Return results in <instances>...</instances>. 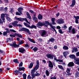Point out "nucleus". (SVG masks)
<instances>
[{
    "label": "nucleus",
    "instance_id": "5",
    "mask_svg": "<svg viewBox=\"0 0 79 79\" xmlns=\"http://www.w3.org/2000/svg\"><path fill=\"white\" fill-rule=\"evenodd\" d=\"M49 26L51 27V31H55L56 33V34L57 32H56V31L55 30V28L56 27H54L52 26L51 24H49Z\"/></svg>",
    "mask_w": 79,
    "mask_h": 79
},
{
    "label": "nucleus",
    "instance_id": "18",
    "mask_svg": "<svg viewBox=\"0 0 79 79\" xmlns=\"http://www.w3.org/2000/svg\"><path fill=\"white\" fill-rule=\"evenodd\" d=\"M75 5H76V1L75 0H73L72 1V5H70V6L73 7Z\"/></svg>",
    "mask_w": 79,
    "mask_h": 79
},
{
    "label": "nucleus",
    "instance_id": "10",
    "mask_svg": "<svg viewBox=\"0 0 79 79\" xmlns=\"http://www.w3.org/2000/svg\"><path fill=\"white\" fill-rule=\"evenodd\" d=\"M18 21H15L14 22L12 23V24L14 27H17L18 26Z\"/></svg>",
    "mask_w": 79,
    "mask_h": 79
},
{
    "label": "nucleus",
    "instance_id": "7",
    "mask_svg": "<svg viewBox=\"0 0 79 79\" xmlns=\"http://www.w3.org/2000/svg\"><path fill=\"white\" fill-rule=\"evenodd\" d=\"M21 30H22V31H26V32H27V33H28V34H29L30 33V32H29V30L27 28L24 27L21 30H20L19 31H21Z\"/></svg>",
    "mask_w": 79,
    "mask_h": 79
},
{
    "label": "nucleus",
    "instance_id": "47",
    "mask_svg": "<svg viewBox=\"0 0 79 79\" xmlns=\"http://www.w3.org/2000/svg\"><path fill=\"white\" fill-rule=\"evenodd\" d=\"M23 62H21V63H20V64H19V67H21L22 66H23Z\"/></svg>",
    "mask_w": 79,
    "mask_h": 79
},
{
    "label": "nucleus",
    "instance_id": "11",
    "mask_svg": "<svg viewBox=\"0 0 79 79\" xmlns=\"http://www.w3.org/2000/svg\"><path fill=\"white\" fill-rule=\"evenodd\" d=\"M38 27H40V26L42 27L43 26H44V23L41 22H38L36 25Z\"/></svg>",
    "mask_w": 79,
    "mask_h": 79
},
{
    "label": "nucleus",
    "instance_id": "19",
    "mask_svg": "<svg viewBox=\"0 0 79 79\" xmlns=\"http://www.w3.org/2000/svg\"><path fill=\"white\" fill-rule=\"evenodd\" d=\"M51 21H52V23L54 25L56 24V23L55 22V18H52Z\"/></svg>",
    "mask_w": 79,
    "mask_h": 79
},
{
    "label": "nucleus",
    "instance_id": "59",
    "mask_svg": "<svg viewBox=\"0 0 79 79\" xmlns=\"http://www.w3.org/2000/svg\"><path fill=\"white\" fill-rule=\"evenodd\" d=\"M16 15H21L18 12H16Z\"/></svg>",
    "mask_w": 79,
    "mask_h": 79
},
{
    "label": "nucleus",
    "instance_id": "32",
    "mask_svg": "<svg viewBox=\"0 0 79 79\" xmlns=\"http://www.w3.org/2000/svg\"><path fill=\"white\" fill-rule=\"evenodd\" d=\"M33 66V63H31L29 66V69H31V68H32Z\"/></svg>",
    "mask_w": 79,
    "mask_h": 79
},
{
    "label": "nucleus",
    "instance_id": "64",
    "mask_svg": "<svg viewBox=\"0 0 79 79\" xmlns=\"http://www.w3.org/2000/svg\"><path fill=\"white\" fill-rule=\"evenodd\" d=\"M25 47H27V48H29V45L27 44H26L25 45Z\"/></svg>",
    "mask_w": 79,
    "mask_h": 79
},
{
    "label": "nucleus",
    "instance_id": "14",
    "mask_svg": "<svg viewBox=\"0 0 79 79\" xmlns=\"http://www.w3.org/2000/svg\"><path fill=\"white\" fill-rule=\"evenodd\" d=\"M5 15L4 14H2L1 15V18L2 19V21H3V23H5Z\"/></svg>",
    "mask_w": 79,
    "mask_h": 79
},
{
    "label": "nucleus",
    "instance_id": "56",
    "mask_svg": "<svg viewBox=\"0 0 79 79\" xmlns=\"http://www.w3.org/2000/svg\"><path fill=\"white\" fill-rule=\"evenodd\" d=\"M3 23V21H2V20L1 19H0V24H2Z\"/></svg>",
    "mask_w": 79,
    "mask_h": 79
},
{
    "label": "nucleus",
    "instance_id": "62",
    "mask_svg": "<svg viewBox=\"0 0 79 79\" xmlns=\"http://www.w3.org/2000/svg\"><path fill=\"white\" fill-rule=\"evenodd\" d=\"M62 27V28H64V29H66V28H67V27L64 25V27Z\"/></svg>",
    "mask_w": 79,
    "mask_h": 79
},
{
    "label": "nucleus",
    "instance_id": "20",
    "mask_svg": "<svg viewBox=\"0 0 79 79\" xmlns=\"http://www.w3.org/2000/svg\"><path fill=\"white\" fill-rule=\"evenodd\" d=\"M69 57L70 58L72 59H74L75 60V58H76V56H75V55L73 54L69 56Z\"/></svg>",
    "mask_w": 79,
    "mask_h": 79
},
{
    "label": "nucleus",
    "instance_id": "16",
    "mask_svg": "<svg viewBox=\"0 0 79 79\" xmlns=\"http://www.w3.org/2000/svg\"><path fill=\"white\" fill-rule=\"evenodd\" d=\"M69 54V52L68 51L64 52L63 53V55L64 56V57L65 58H66V56H67V55H68Z\"/></svg>",
    "mask_w": 79,
    "mask_h": 79
},
{
    "label": "nucleus",
    "instance_id": "29",
    "mask_svg": "<svg viewBox=\"0 0 79 79\" xmlns=\"http://www.w3.org/2000/svg\"><path fill=\"white\" fill-rule=\"evenodd\" d=\"M28 40H29L31 42H32L33 43H35V41H33V40H32V39H31V38H27Z\"/></svg>",
    "mask_w": 79,
    "mask_h": 79
},
{
    "label": "nucleus",
    "instance_id": "8",
    "mask_svg": "<svg viewBox=\"0 0 79 79\" xmlns=\"http://www.w3.org/2000/svg\"><path fill=\"white\" fill-rule=\"evenodd\" d=\"M39 67V61L38 60L36 61V64L35 67V69L37 70L38 69Z\"/></svg>",
    "mask_w": 79,
    "mask_h": 79
},
{
    "label": "nucleus",
    "instance_id": "2",
    "mask_svg": "<svg viewBox=\"0 0 79 79\" xmlns=\"http://www.w3.org/2000/svg\"><path fill=\"white\" fill-rule=\"evenodd\" d=\"M23 24L25 26H26V27H28L30 29H33V28L35 29H37V27L34 25H32L31 26L30 25L27 23H24Z\"/></svg>",
    "mask_w": 79,
    "mask_h": 79
},
{
    "label": "nucleus",
    "instance_id": "12",
    "mask_svg": "<svg viewBox=\"0 0 79 79\" xmlns=\"http://www.w3.org/2000/svg\"><path fill=\"white\" fill-rule=\"evenodd\" d=\"M19 52L21 53H24L25 52V49L24 48H20L19 49Z\"/></svg>",
    "mask_w": 79,
    "mask_h": 79
},
{
    "label": "nucleus",
    "instance_id": "21",
    "mask_svg": "<svg viewBox=\"0 0 79 79\" xmlns=\"http://www.w3.org/2000/svg\"><path fill=\"white\" fill-rule=\"evenodd\" d=\"M10 32H16V31L13 29H10V31L9 30L6 32L7 33H10Z\"/></svg>",
    "mask_w": 79,
    "mask_h": 79
},
{
    "label": "nucleus",
    "instance_id": "63",
    "mask_svg": "<svg viewBox=\"0 0 79 79\" xmlns=\"http://www.w3.org/2000/svg\"><path fill=\"white\" fill-rule=\"evenodd\" d=\"M34 21H37V18L36 17H34L33 19Z\"/></svg>",
    "mask_w": 79,
    "mask_h": 79
},
{
    "label": "nucleus",
    "instance_id": "41",
    "mask_svg": "<svg viewBox=\"0 0 79 79\" xmlns=\"http://www.w3.org/2000/svg\"><path fill=\"white\" fill-rule=\"evenodd\" d=\"M31 76H32V79H34V77L35 76H35V74H31Z\"/></svg>",
    "mask_w": 79,
    "mask_h": 79
},
{
    "label": "nucleus",
    "instance_id": "54",
    "mask_svg": "<svg viewBox=\"0 0 79 79\" xmlns=\"http://www.w3.org/2000/svg\"><path fill=\"white\" fill-rule=\"evenodd\" d=\"M27 16L28 17V18L29 19H31V15H27Z\"/></svg>",
    "mask_w": 79,
    "mask_h": 79
},
{
    "label": "nucleus",
    "instance_id": "39",
    "mask_svg": "<svg viewBox=\"0 0 79 79\" xmlns=\"http://www.w3.org/2000/svg\"><path fill=\"white\" fill-rule=\"evenodd\" d=\"M33 69L31 71V74H34V73H35V70H35V69Z\"/></svg>",
    "mask_w": 79,
    "mask_h": 79
},
{
    "label": "nucleus",
    "instance_id": "17",
    "mask_svg": "<svg viewBox=\"0 0 79 79\" xmlns=\"http://www.w3.org/2000/svg\"><path fill=\"white\" fill-rule=\"evenodd\" d=\"M48 62L49 67V68H53V64H52V62H51L50 61H49Z\"/></svg>",
    "mask_w": 79,
    "mask_h": 79
},
{
    "label": "nucleus",
    "instance_id": "52",
    "mask_svg": "<svg viewBox=\"0 0 79 79\" xmlns=\"http://www.w3.org/2000/svg\"><path fill=\"white\" fill-rule=\"evenodd\" d=\"M75 23L76 24H79V20L78 19H75Z\"/></svg>",
    "mask_w": 79,
    "mask_h": 79
},
{
    "label": "nucleus",
    "instance_id": "51",
    "mask_svg": "<svg viewBox=\"0 0 79 79\" xmlns=\"http://www.w3.org/2000/svg\"><path fill=\"white\" fill-rule=\"evenodd\" d=\"M71 29H72V27L71 26L70 27H69V32H71Z\"/></svg>",
    "mask_w": 79,
    "mask_h": 79
},
{
    "label": "nucleus",
    "instance_id": "9",
    "mask_svg": "<svg viewBox=\"0 0 79 79\" xmlns=\"http://www.w3.org/2000/svg\"><path fill=\"white\" fill-rule=\"evenodd\" d=\"M10 46H12V47H15V48H17L19 47V46L16 44V43H13V44H10Z\"/></svg>",
    "mask_w": 79,
    "mask_h": 79
},
{
    "label": "nucleus",
    "instance_id": "23",
    "mask_svg": "<svg viewBox=\"0 0 79 79\" xmlns=\"http://www.w3.org/2000/svg\"><path fill=\"white\" fill-rule=\"evenodd\" d=\"M23 10V8L21 7H19L18 9V11L19 12L20 14H22V10Z\"/></svg>",
    "mask_w": 79,
    "mask_h": 79
},
{
    "label": "nucleus",
    "instance_id": "60",
    "mask_svg": "<svg viewBox=\"0 0 79 79\" xmlns=\"http://www.w3.org/2000/svg\"><path fill=\"white\" fill-rule=\"evenodd\" d=\"M76 55L77 56H79V52L76 53Z\"/></svg>",
    "mask_w": 79,
    "mask_h": 79
},
{
    "label": "nucleus",
    "instance_id": "46",
    "mask_svg": "<svg viewBox=\"0 0 79 79\" xmlns=\"http://www.w3.org/2000/svg\"><path fill=\"white\" fill-rule=\"evenodd\" d=\"M24 44L23 41H21L19 42V45H22V44Z\"/></svg>",
    "mask_w": 79,
    "mask_h": 79
},
{
    "label": "nucleus",
    "instance_id": "49",
    "mask_svg": "<svg viewBox=\"0 0 79 79\" xmlns=\"http://www.w3.org/2000/svg\"><path fill=\"white\" fill-rule=\"evenodd\" d=\"M8 27L9 28H12V27H13V26L10 24L8 25Z\"/></svg>",
    "mask_w": 79,
    "mask_h": 79
},
{
    "label": "nucleus",
    "instance_id": "53",
    "mask_svg": "<svg viewBox=\"0 0 79 79\" xmlns=\"http://www.w3.org/2000/svg\"><path fill=\"white\" fill-rule=\"evenodd\" d=\"M35 76H40V73H35Z\"/></svg>",
    "mask_w": 79,
    "mask_h": 79
},
{
    "label": "nucleus",
    "instance_id": "15",
    "mask_svg": "<svg viewBox=\"0 0 79 79\" xmlns=\"http://www.w3.org/2000/svg\"><path fill=\"white\" fill-rule=\"evenodd\" d=\"M47 34V31L45 30H42L41 31V35L44 36Z\"/></svg>",
    "mask_w": 79,
    "mask_h": 79
},
{
    "label": "nucleus",
    "instance_id": "34",
    "mask_svg": "<svg viewBox=\"0 0 79 79\" xmlns=\"http://www.w3.org/2000/svg\"><path fill=\"white\" fill-rule=\"evenodd\" d=\"M77 30L75 29H72V32L73 34H74L76 32V31H77Z\"/></svg>",
    "mask_w": 79,
    "mask_h": 79
},
{
    "label": "nucleus",
    "instance_id": "22",
    "mask_svg": "<svg viewBox=\"0 0 79 79\" xmlns=\"http://www.w3.org/2000/svg\"><path fill=\"white\" fill-rule=\"evenodd\" d=\"M68 66L71 67V66H74V63L73 62H70L68 64Z\"/></svg>",
    "mask_w": 79,
    "mask_h": 79
},
{
    "label": "nucleus",
    "instance_id": "33",
    "mask_svg": "<svg viewBox=\"0 0 79 79\" xmlns=\"http://www.w3.org/2000/svg\"><path fill=\"white\" fill-rule=\"evenodd\" d=\"M58 67L59 68H60V69H62V70H64V68H63L62 65H58Z\"/></svg>",
    "mask_w": 79,
    "mask_h": 79
},
{
    "label": "nucleus",
    "instance_id": "3",
    "mask_svg": "<svg viewBox=\"0 0 79 79\" xmlns=\"http://www.w3.org/2000/svg\"><path fill=\"white\" fill-rule=\"evenodd\" d=\"M56 23L57 24H63L64 23V21L63 20V19H59L56 21Z\"/></svg>",
    "mask_w": 79,
    "mask_h": 79
},
{
    "label": "nucleus",
    "instance_id": "37",
    "mask_svg": "<svg viewBox=\"0 0 79 79\" xmlns=\"http://www.w3.org/2000/svg\"><path fill=\"white\" fill-rule=\"evenodd\" d=\"M13 61L14 62V63H19L18 60L17 59L14 60Z\"/></svg>",
    "mask_w": 79,
    "mask_h": 79
},
{
    "label": "nucleus",
    "instance_id": "4",
    "mask_svg": "<svg viewBox=\"0 0 79 79\" xmlns=\"http://www.w3.org/2000/svg\"><path fill=\"white\" fill-rule=\"evenodd\" d=\"M46 56L48 58H50L51 60L53 59V56H54L52 54H48L46 55Z\"/></svg>",
    "mask_w": 79,
    "mask_h": 79
},
{
    "label": "nucleus",
    "instance_id": "50",
    "mask_svg": "<svg viewBox=\"0 0 79 79\" xmlns=\"http://www.w3.org/2000/svg\"><path fill=\"white\" fill-rule=\"evenodd\" d=\"M59 32L60 33V34H63V32L62 31V30L61 29L59 30Z\"/></svg>",
    "mask_w": 79,
    "mask_h": 79
},
{
    "label": "nucleus",
    "instance_id": "61",
    "mask_svg": "<svg viewBox=\"0 0 79 79\" xmlns=\"http://www.w3.org/2000/svg\"><path fill=\"white\" fill-rule=\"evenodd\" d=\"M7 10L8 8H7V7H6L5 8L4 10L6 12V11H7Z\"/></svg>",
    "mask_w": 79,
    "mask_h": 79
},
{
    "label": "nucleus",
    "instance_id": "30",
    "mask_svg": "<svg viewBox=\"0 0 79 79\" xmlns=\"http://www.w3.org/2000/svg\"><path fill=\"white\" fill-rule=\"evenodd\" d=\"M45 73L47 76H49V74H50V73H49V71H48V70H46L45 71Z\"/></svg>",
    "mask_w": 79,
    "mask_h": 79
},
{
    "label": "nucleus",
    "instance_id": "43",
    "mask_svg": "<svg viewBox=\"0 0 79 79\" xmlns=\"http://www.w3.org/2000/svg\"><path fill=\"white\" fill-rule=\"evenodd\" d=\"M6 19H7V20H8L9 21H11V19L9 18V17L7 16H6Z\"/></svg>",
    "mask_w": 79,
    "mask_h": 79
},
{
    "label": "nucleus",
    "instance_id": "26",
    "mask_svg": "<svg viewBox=\"0 0 79 79\" xmlns=\"http://www.w3.org/2000/svg\"><path fill=\"white\" fill-rule=\"evenodd\" d=\"M54 60L57 61H59V62H63V60L60 59H56V58L54 57Z\"/></svg>",
    "mask_w": 79,
    "mask_h": 79
},
{
    "label": "nucleus",
    "instance_id": "13",
    "mask_svg": "<svg viewBox=\"0 0 79 79\" xmlns=\"http://www.w3.org/2000/svg\"><path fill=\"white\" fill-rule=\"evenodd\" d=\"M50 24H51V23H49V22L46 21L44 23L43 26H44L46 27H47L48 26V25H49L50 26Z\"/></svg>",
    "mask_w": 79,
    "mask_h": 79
},
{
    "label": "nucleus",
    "instance_id": "38",
    "mask_svg": "<svg viewBox=\"0 0 79 79\" xmlns=\"http://www.w3.org/2000/svg\"><path fill=\"white\" fill-rule=\"evenodd\" d=\"M63 48L64 50H68L69 49L68 47L66 46H64L63 47Z\"/></svg>",
    "mask_w": 79,
    "mask_h": 79
},
{
    "label": "nucleus",
    "instance_id": "27",
    "mask_svg": "<svg viewBox=\"0 0 79 79\" xmlns=\"http://www.w3.org/2000/svg\"><path fill=\"white\" fill-rule=\"evenodd\" d=\"M25 69V68H24V67H19V71H24Z\"/></svg>",
    "mask_w": 79,
    "mask_h": 79
},
{
    "label": "nucleus",
    "instance_id": "35",
    "mask_svg": "<svg viewBox=\"0 0 79 79\" xmlns=\"http://www.w3.org/2000/svg\"><path fill=\"white\" fill-rule=\"evenodd\" d=\"M33 50L34 52H37V51L38 50V48L36 47H35L33 49Z\"/></svg>",
    "mask_w": 79,
    "mask_h": 79
},
{
    "label": "nucleus",
    "instance_id": "58",
    "mask_svg": "<svg viewBox=\"0 0 79 79\" xmlns=\"http://www.w3.org/2000/svg\"><path fill=\"white\" fill-rule=\"evenodd\" d=\"M19 72L18 70H16V71H15V74H18V73H19Z\"/></svg>",
    "mask_w": 79,
    "mask_h": 79
},
{
    "label": "nucleus",
    "instance_id": "6",
    "mask_svg": "<svg viewBox=\"0 0 79 79\" xmlns=\"http://www.w3.org/2000/svg\"><path fill=\"white\" fill-rule=\"evenodd\" d=\"M74 63L77 64L79 65V58H75L74 59Z\"/></svg>",
    "mask_w": 79,
    "mask_h": 79
},
{
    "label": "nucleus",
    "instance_id": "31",
    "mask_svg": "<svg viewBox=\"0 0 79 79\" xmlns=\"http://www.w3.org/2000/svg\"><path fill=\"white\" fill-rule=\"evenodd\" d=\"M38 18L40 20H41L42 19V15L39 14L38 16Z\"/></svg>",
    "mask_w": 79,
    "mask_h": 79
},
{
    "label": "nucleus",
    "instance_id": "44",
    "mask_svg": "<svg viewBox=\"0 0 79 79\" xmlns=\"http://www.w3.org/2000/svg\"><path fill=\"white\" fill-rule=\"evenodd\" d=\"M3 35H8V34H7V32L6 31H4L3 33Z\"/></svg>",
    "mask_w": 79,
    "mask_h": 79
},
{
    "label": "nucleus",
    "instance_id": "24",
    "mask_svg": "<svg viewBox=\"0 0 79 79\" xmlns=\"http://www.w3.org/2000/svg\"><path fill=\"white\" fill-rule=\"evenodd\" d=\"M15 35H16V36L18 37H19V38H23L22 35H20V34H18L16 33H15Z\"/></svg>",
    "mask_w": 79,
    "mask_h": 79
},
{
    "label": "nucleus",
    "instance_id": "1",
    "mask_svg": "<svg viewBox=\"0 0 79 79\" xmlns=\"http://www.w3.org/2000/svg\"><path fill=\"white\" fill-rule=\"evenodd\" d=\"M15 18L17 20V21H26L27 23L29 24H30V23L28 21V20H27V19L26 18H18L16 17H15Z\"/></svg>",
    "mask_w": 79,
    "mask_h": 79
},
{
    "label": "nucleus",
    "instance_id": "48",
    "mask_svg": "<svg viewBox=\"0 0 79 79\" xmlns=\"http://www.w3.org/2000/svg\"><path fill=\"white\" fill-rule=\"evenodd\" d=\"M10 37H15V36H16V35H15H15L13 34V35H11L10 34Z\"/></svg>",
    "mask_w": 79,
    "mask_h": 79
},
{
    "label": "nucleus",
    "instance_id": "45",
    "mask_svg": "<svg viewBox=\"0 0 79 79\" xmlns=\"http://www.w3.org/2000/svg\"><path fill=\"white\" fill-rule=\"evenodd\" d=\"M67 69V73H69L70 72V69H71L68 68Z\"/></svg>",
    "mask_w": 79,
    "mask_h": 79
},
{
    "label": "nucleus",
    "instance_id": "36",
    "mask_svg": "<svg viewBox=\"0 0 79 79\" xmlns=\"http://www.w3.org/2000/svg\"><path fill=\"white\" fill-rule=\"evenodd\" d=\"M79 77V73L77 72L75 74V77Z\"/></svg>",
    "mask_w": 79,
    "mask_h": 79
},
{
    "label": "nucleus",
    "instance_id": "42",
    "mask_svg": "<svg viewBox=\"0 0 79 79\" xmlns=\"http://www.w3.org/2000/svg\"><path fill=\"white\" fill-rule=\"evenodd\" d=\"M74 18L75 19H79V16H73Z\"/></svg>",
    "mask_w": 79,
    "mask_h": 79
},
{
    "label": "nucleus",
    "instance_id": "25",
    "mask_svg": "<svg viewBox=\"0 0 79 79\" xmlns=\"http://www.w3.org/2000/svg\"><path fill=\"white\" fill-rule=\"evenodd\" d=\"M78 51V49H77V48H73L72 52V53H74V52H77Z\"/></svg>",
    "mask_w": 79,
    "mask_h": 79
},
{
    "label": "nucleus",
    "instance_id": "28",
    "mask_svg": "<svg viewBox=\"0 0 79 79\" xmlns=\"http://www.w3.org/2000/svg\"><path fill=\"white\" fill-rule=\"evenodd\" d=\"M55 41V39L53 38H52L51 39H49L48 40V42H53Z\"/></svg>",
    "mask_w": 79,
    "mask_h": 79
},
{
    "label": "nucleus",
    "instance_id": "40",
    "mask_svg": "<svg viewBox=\"0 0 79 79\" xmlns=\"http://www.w3.org/2000/svg\"><path fill=\"white\" fill-rule=\"evenodd\" d=\"M23 79H26V74L24 73L23 75Z\"/></svg>",
    "mask_w": 79,
    "mask_h": 79
},
{
    "label": "nucleus",
    "instance_id": "55",
    "mask_svg": "<svg viewBox=\"0 0 79 79\" xmlns=\"http://www.w3.org/2000/svg\"><path fill=\"white\" fill-rule=\"evenodd\" d=\"M27 78L29 79H31V75H28L27 77Z\"/></svg>",
    "mask_w": 79,
    "mask_h": 79
},
{
    "label": "nucleus",
    "instance_id": "57",
    "mask_svg": "<svg viewBox=\"0 0 79 79\" xmlns=\"http://www.w3.org/2000/svg\"><path fill=\"white\" fill-rule=\"evenodd\" d=\"M67 77H69V76H71V73H68L66 74Z\"/></svg>",
    "mask_w": 79,
    "mask_h": 79
}]
</instances>
